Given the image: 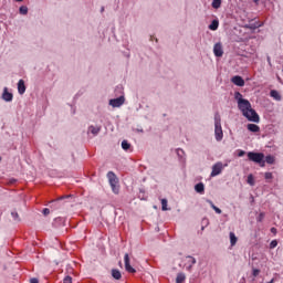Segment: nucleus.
I'll use <instances>...</instances> for the list:
<instances>
[{
    "label": "nucleus",
    "instance_id": "obj_5",
    "mask_svg": "<svg viewBox=\"0 0 283 283\" xmlns=\"http://www.w3.org/2000/svg\"><path fill=\"white\" fill-rule=\"evenodd\" d=\"M248 158L252 163L259 164V163H262V160H264V155L262 153L250 151V153H248Z\"/></svg>",
    "mask_w": 283,
    "mask_h": 283
},
{
    "label": "nucleus",
    "instance_id": "obj_30",
    "mask_svg": "<svg viewBox=\"0 0 283 283\" xmlns=\"http://www.w3.org/2000/svg\"><path fill=\"white\" fill-rule=\"evenodd\" d=\"M264 178H265V180H273V174L272 172H265Z\"/></svg>",
    "mask_w": 283,
    "mask_h": 283
},
{
    "label": "nucleus",
    "instance_id": "obj_25",
    "mask_svg": "<svg viewBox=\"0 0 283 283\" xmlns=\"http://www.w3.org/2000/svg\"><path fill=\"white\" fill-rule=\"evenodd\" d=\"M265 163H268V165H273V163H275V157L271 155L266 156Z\"/></svg>",
    "mask_w": 283,
    "mask_h": 283
},
{
    "label": "nucleus",
    "instance_id": "obj_3",
    "mask_svg": "<svg viewBox=\"0 0 283 283\" xmlns=\"http://www.w3.org/2000/svg\"><path fill=\"white\" fill-rule=\"evenodd\" d=\"M107 178L112 187L113 193H118L119 187H118V177H116V174H114V171H108Z\"/></svg>",
    "mask_w": 283,
    "mask_h": 283
},
{
    "label": "nucleus",
    "instance_id": "obj_4",
    "mask_svg": "<svg viewBox=\"0 0 283 283\" xmlns=\"http://www.w3.org/2000/svg\"><path fill=\"white\" fill-rule=\"evenodd\" d=\"M224 167H227V165H223L221 161L216 163L212 166V171L210 174L211 178H216V176H220V174H222Z\"/></svg>",
    "mask_w": 283,
    "mask_h": 283
},
{
    "label": "nucleus",
    "instance_id": "obj_17",
    "mask_svg": "<svg viewBox=\"0 0 283 283\" xmlns=\"http://www.w3.org/2000/svg\"><path fill=\"white\" fill-rule=\"evenodd\" d=\"M249 132H252L253 134H258L260 132V126L255 124H248Z\"/></svg>",
    "mask_w": 283,
    "mask_h": 283
},
{
    "label": "nucleus",
    "instance_id": "obj_35",
    "mask_svg": "<svg viewBox=\"0 0 283 283\" xmlns=\"http://www.w3.org/2000/svg\"><path fill=\"white\" fill-rule=\"evenodd\" d=\"M43 214H44V216H50V209L44 208V209H43Z\"/></svg>",
    "mask_w": 283,
    "mask_h": 283
},
{
    "label": "nucleus",
    "instance_id": "obj_40",
    "mask_svg": "<svg viewBox=\"0 0 283 283\" xmlns=\"http://www.w3.org/2000/svg\"><path fill=\"white\" fill-rule=\"evenodd\" d=\"M253 1H254V3H256V4H258L260 0H253Z\"/></svg>",
    "mask_w": 283,
    "mask_h": 283
},
{
    "label": "nucleus",
    "instance_id": "obj_20",
    "mask_svg": "<svg viewBox=\"0 0 283 283\" xmlns=\"http://www.w3.org/2000/svg\"><path fill=\"white\" fill-rule=\"evenodd\" d=\"M237 243H238V237H235V233L230 232V244H231V247H235Z\"/></svg>",
    "mask_w": 283,
    "mask_h": 283
},
{
    "label": "nucleus",
    "instance_id": "obj_8",
    "mask_svg": "<svg viewBox=\"0 0 283 283\" xmlns=\"http://www.w3.org/2000/svg\"><path fill=\"white\" fill-rule=\"evenodd\" d=\"M185 266L187 271H191V269H193V264H196V258L193 256H186L185 260Z\"/></svg>",
    "mask_w": 283,
    "mask_h": 283
},
{
    "label": "nucleus",
    "instance_id": "obj_26",
    "mask_svg": "<svg viewBox=\"0 0 283 283\" xmlns=\"http://www.w3.org/2000/svg\"><path fill=\"white\" fill-rule=\"evenodd\" d=\"M248 185H250L251 187H253L255 185V179L253 178V175H249L248 176V180H247Z\"/></svg>",
    "mask_w": 283,
    "mask_h": 283
},
{
    "label": "nucleus",
    "instance_id": "obj_38",
    "mask_svg": "<svg viewBox=\"0 0 283 283\" xmlns=\"http://www.w3.org/2000/svg\"><path fill=\"white\" fill-rule=\"evenodd\" d=\"M30 283H39V279L33 277V279L30 280Z\"/></svg>",
    "mask_w": 283,
    "mask_h": 283
},
{
    "label": "nucleus",
    "instance_id": "obj_22",
    "mask_svg": "<svg viewBox=\"0 0 283 283\" xmlns=\"http://www.w3.org/2000/svg\"><path fill=\"white\" fill-rule=\"evenodd\" d=\"M185 280H187V276L185 275V273L177 274L176 283H182V282H185Z\"/></svg>",
    "mask_w": 283,
    "mask_h": 283
},
{
    "label": "nucleus",
    "instance_id": "obj_39",
    "mask_svg": "<svg viewBox=\"0 0 283 283\" xmlns=\"http://www.w3.org/2000/svg\"><path fill=\"white\" fill-rule=\"evenodd\" d=\"M271 233H273L275 235L277 233V229L271 228Z\"/></svg>",
    "mask_w": 283,
    "mask_h": 283
},
{
    "label": "nucleus",
    "instance_id": "obj_36",
    "mask_svg": "<svg viewBox=\"0 0 283 283\" xmlns=\"http://www.w3.org/2000/svg\"><path fill=\"white\" fill-rule=\"evenodd\" d=\"M244 154H247L244 150H239V153H238L239 158H242V156H244Z\"/></svg>",
    "mask_w": 283,
    "mask_h": 283
},
{
    "label": "nucleus",
    "instance_id": "obj_6",
    "mask_svg": "<svg viewBox=\"0 0 283 283\" xmlns=\"http://www.w3.org/2000/svg\"><path fill=\"white\" fill-rule=\"evenodd\" d=\"M108 105L111 107H123L125 105V96H119L117 98L109 99Z\"/></svg>",
    "mask_w": 283,
    "mask_h": 283
},
{
    "label": "nucleus",
    "instance_id": "obj_7",
    "mask_svg": "<svg viewBox=\"0 0 283 283\" xmlns=\"http://www.w3.org/2000/svg\"><path fill=\"white\" fill-rule=\"evenodd\" d=\"M213 54H214V56H217L219 59L223 56L224 50L222 49V43L218 42L214 44Z\"/></svg>",
    "mask_w": 283,
    "mask_h": 283
},
{
    "label": "nucleus",
    "instance_id": "obj_15",
    "mask_svg": "<svg viewBox=\"0 0 283 283\" xmlns=\"http://www.w3.org/2000/svg\"><path fill=\"white\" fill-rule=\"evenodd\" d=\"M270 96L274 98V101H282V95H280V92L272 90L270 92Z\"/></svg>",
    "mask_w": 283,
    "mask_h": 283
},
{
    "label": "nucleus",
    "instance_id": "obj_28",
    "mask_svg": "<svg viewBox=\"0 0 283 283\" xmlns=\"http://www.w3.org/2000/svg\"><path fill=\"white\" fill-rule=\"evenodd\" d=\"M11 216H12V218H13V220H15V222H19V212H17V211H12L11 212Z\"/></svg>",
    "mask_w": 283,
    "mask_h": 283
},
{
    "label": "nucleus",
    "instance_id": "obj_37",
    "mask_svg": "<svg viewBox=\"0 0 283 283\" xmlns=\"http://www.w3.org/2000/svg\"><path fill=\"white\" fill-rule=\"evenodd\" d=\"M258 165H260V167H265L266 161H264V159H262V161H261V163H259Z\"/></svg>",
    "mask_w": 283,
    "mask_h": 283
},
{
    "label": "nucleus",
    "instance_id": "obj_2",
    "mask_svg": "<svg viewBox=\"0 0 283 283\" xmlns=\"http://www.w3.org/2000/svg\"><path fill=\"white\" fill-rule=\"evenodd\" d=\"M214 136L218 143H220V140L224 138V133H222V123L220 119V115L218 114L214 116Z\"/></svg>",
    "mask_w": 283,
    "mask_h": 283
},
{
    "label": "nucleus",
    "instance_id": "obj_10",
    "mask_svg": "<svg viewBox=\"0 0 283 283\" xmlns=\"http://www.w3.org/2000/svg\"><path fill=\"white\" fill-rule=\"evenodd\" d=\"M12 98H14L12 93L8 92V87H4L2 93V101H6V103H12Z\"/></svg>",
    "mask_w": 283,
    "mask_h": 283
},
{
    "label": "nucleus",
    "instance_id": "obj_34",
    "mask_svg": "<svg viewBox=\"0 0 283 283\" xmlns=\"http://www.w3.org/2000/svg\"><path fill=\"white\" fill-rule=\"evenodd\" d=\"M63 283H72V276L64 277Z\"/></svg>",
    "mask_w": 283,
    "mask_h": 283
},
{
    "label": "nucleus",
    "instance_id": "obj_18",
    "mask_svg": "<svg viewBox=\"0 0 283 283\" xmlns=\"http://www.w3.org/2000/svg\"><path fill=\"white\" fill-rule=\"evenodd\" d=\"M195 190L197 191V193H205V184L199 182L195 186Z\"/></svg>",
    "mask_w": 283,
    "mask_h": 283
},
{
    "label": "nucleus",
    "instance_id": "obj_23",
    "mask_svg": "<svg viewBox=\"0 0 283 283\" xmlns=\"http://www.w3.org/2000/svg\"><path fill=\"white\" fill-rule=\"evenodd\" d=\"M234 98H235V101L238 102V105H240V103L242 102H244V101H247V99H244L243 97H242V95L240 94V92H237L235 94H234Z\"/></svg>",
    "mask_w": 283,
    "mask_h": 283
},
{
    "label": "nucleus",
    "instance_id": "obj_16",
    "mask_svg": "<svg viewBox=\"0 0 283 283\" xmlns=\"http://www.w3.org/2000/svg\"><path fill=\"white\" fill-rule=\"evenodd\" d=\"M211 7L213 10H220L222 8V0H212Z\"/></svg>",
    "mask_w": 283,
    "mask_h": 283
},
{
    "label": "nucleus",
    "instance_id": "obj_42",
    "mask_svg": "<svg viewBox=\"0 0 283 283\" xmlns=\"http://www.w3.org/2000/svg\"><path fill=\"white\" fill-rule=\"evenodd\" d=\"M0 163H1V157H0Z\"/></svg>",
    "mask_w": 283,
    "mask_h": 283
},
{
    "label": "nucleus",
    "instance_id": "obj_24",
    "mask_svg": "<svg viewBox=\"0 0 283 283\" xmlns=\"http://www.w3.org/2000/svg\"><path fill=\"white\" fill-rule=\"evenodd\" d=\"M129 147H132L130 143H128L127 140L122 142V148L124 149V151H127Z\"/></svg>",
    "mask_w": 283,
    "mask_h": 283
},
{
    "label": "nucleus",
    "instance_id": "obj_29",
    "mask_svg": "<svg viewBox=\"0 0 283 283\" xmlns=\"http://www.w3.org/2000/svg\"><path fill=\"white\" fill-rule=\"evenodd\" d=\"M20 14H28V7H20Z\"/></svg>",
    "mask_w": 283,
    "mask_h": 283
},
{
    "label": "nucleus",
    "instance_id": "obj_11",
    "mask_svg": "<svg viewBox=\"0 0 283 283\" xmlns=\"http://www.w3.org/2000/svg\"><path fill=\"white\" fill-rule=\"evenodd\" d=\"M232 83L238 87H244V80L240 75H235L231 78Z\"/></svg>",
    "mask_w": 283,
    "mask_h": 283
},
{
    "label": "nucleus",
    "instance_id": "obj_27",
    "mask_svg": "<svg viewBox=\"0 0 283 283\" xmlns=\"http://www.w3.org/2000/svg\"><path fill=\"white\" fill-rule=\"evenodd\" d=\"M161 211H169V208H167V199H161Z\"/></svg>",
    "mask_w": 283,
    "mask_h": 283
},
{
    "label": "nucleus",
    "instance_id": "obj_9",
    "mask_svg": "<svg viewBox=\"0 0 283 283\" xmlns=\"http://www.w3.org/2000/svg\"><path fill=\"white\" fill-rule=\"evenodd\" d=\"M124 264L127 273H136V269L132 268V264H129V254L126 253L124 255Z\"/></svg>",
    "mask_w": 283,
    "mask_h": 283
},
{
    "label": "nucleus",
    "instance_id": "obj_41",
    "mask_svg": "<svg viewBox=\"0 0 283 283\" xmlns=\"http://www.w3.org/2000/svg\"><path fill=\"white\" fill-rule=\"evenodd\" d=\"M15 1H23V0H15Z\"/></svg>",
    "mask_w": 283,
    "mask_h": 283
},
{
    "label": "nucleus",
    "instance_id": "obj_19",
    "mask_svg": "<svg viewBox=\"0 0 283 283\" xmlns=\"http://www.w3.org/2000/svg\"><path fill=\"white\" fill-rule=\"evenodd\" d=\"M112 277H114V280H120L123 277V274H120L119 270H112Z\"/></svg>",
    "mask_w": 283,
    "mask_h": 283
},
{
    "label": "nucleus",
    "instance_id": "obj_14",
    "mask_svg": "<svg viewBox=\"0 0 283 283\" xmlns=\"http://www.w3.org/2000/svg\"><path fill=\"white\" fill-rule=\"evenodd\" d=\"M18 92L19 94H25V82L23 80L18 82Z\"/></svg>",
    "mask_w": 283,
    "mask_h": 283
},
{
    "label": "nucleus",
    "instance_id": "obj_33",
    "mask_svg": "<svg viewBox=\"0 0 283 283\" xmlns=\"http://www.w3.org/2000/svg\"><path fill=\"white\" fill-rule=\"evenodd\" d=\"M252 275H253L254 277H258V276L260 275V270L254 269L253 272H252Z\"/></svg>",
    "mask_w": 283,
    "mask_h": 283
},
{
    "label": "nucleus",
    "instance_id": "obj_31",
    "mask_svg": "<svg viewBox=\"0 0 283 283\" xmlns=\"http://www.w3.org/2000/svg\"><path fill=\"white\" fill-rule=\"evenodd\" d=\"M264 212H261L259 216H258V218H256V221L258 222H262V220H264Z\"/></svg>",
    "mask_w": 283,
    "mask_h": 283
},
{
    "label": "nucleus",
    "instance_id": "obj_12",
    "mask_svg": "<svg viewBox=\"0 0 283 283\" xmlns=\"http://www.w3.org/2000/svg\"><path fill=\"white\" fill-rule=\"evenodd\" d=\"M88 134H93L94 136H98V134L101 133V126H90L88 127Z\"/></svg>",
    "mask_w": 283,
    "mask_h": 283
},
{
    "label": "nucleus",
    "instance_id": "obj_13",
    "mask_svg": "<svg viewBox=\"0 0 283 283\" xmlns=\"http://www.w3.org/2000/svg\"><path fill=\"white\" fill-rule=\"evenodd\" d=\"M220 27V21L218 19L212 20V22L209 24V30H212V32H216L218 28Z\"/></svg>",
    "mask_w": 283,
    "mask_h": 283
},
{
    "label": "nucleus",
    "instance_id": "obj_1",
    "mask_svg": "<svg viewBox=\"0 0 283 283\" xmlns=\"http://www.w3.org/2000/svg\"><path fill=\"white\" fill-rule=\"evenodd\" d=\"M238 108L242 113V115L250 120V123H260V115L251 107V102L249 99H245L244 102H241L238 104Z\"/></svg>",
    "mask_w": 283,
    "mask_h": 283
},
{
    "label": "nucleus",
    "instance_id": "obj_21",
    "mask_svg": "<svg viewBox=\"0 0 283 283\" xmlns=\"http://www.w3.org/2000/svg\"><path fill=\"white\" fill-rule=\"evenodd\" d=\"M208 205H210L211 209H213V211H216V213H222V210L220 208H218L216 205H213V201L211 200H207Z\"/></svg>",
    "mask_w": 283,
    "mask_h": 283
},
{
    "label": "nucleus",
    "instance_id": "obj_32",
    "mask_svg": "<svg viewBox=\"0 0 283 283\" xmlns=\"http://www.w3.org/2000/svg\"><path fill=\"white\" fill-rule=\"evenodd\" d=\"M275 247H277V240L271 241L270 249H275Z\"/></svg>",
    "mask_w": 283,
    "mask_h": 283
}]
</instances>
